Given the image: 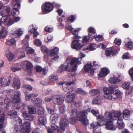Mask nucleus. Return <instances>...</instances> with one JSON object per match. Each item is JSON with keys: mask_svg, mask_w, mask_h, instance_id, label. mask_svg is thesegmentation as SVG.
I'll use <instances>...</instances> for the list:
<instances>
[{"mask_svg": "<svg viewBox=\"0 0 133 133\" xmlns=\"http://www.w3.org/2000/svg\"><path fill=\"white\" fill-rule=\"evenodd\" d=\"M20 86V83L19 81L18 78H15L14 79L12 86L16 89L19 88Z\"/></svg>", "mask_w": 133, "mask_h": 133, "instance_id": "nucleus-24", "label": "nucleus"}, {"mask_svg": "<svg viewBox=\"0 0 133 133\" xmlns=\"http://www.w3.org/2000/svg\"><path fill=\"white\" fill-rule=\"evenodd\" d=\"M130 111L127 109L124 110L123 112V117L126 120L130 118Z\"/></svg>", "mask_w": 133, "mask_h": 133, "instance_id": "nucleus-25", "label": "nucleus"}, {"mask_svg": "<svg viewBox=\"0 0 133 133\" xmlns=\"http://www.w3.org/2000/svg\"><path fill=\"white\" fill-rule=\"evenodd\" d=\"M53 41V37L51 35H49L44 38V41L46 43L49 42Z\"/></svg>", "mask_w": 133, "mask_h": 133, "instance_id": "nucleus-41", "label": "nucleus"}, {"mask_svg": "<svg viewBox=\"0 0 133 133\" xmlns=\"http://www.w3.org/2000/svg\"><path fill=\"white\" fill-rule=\"evenodd\" d=\"M58 79V77L54 75L50 76L49 77V79L50 81L52 82H53L56 81Z\"/></svg>", "mask_w": 133, "mask_h": 133, "instance_id": "nucleus-42", "label": "nucleus"}, {"mask_svg": "<svg viewBox=\"0 0 133 133\" xmlns=\"http://www.w3.org/2000/svg\"><path fill=\"white\" fill-rule=\"evenodd\" d=\"M89 36L92 38H95L96 35V34L95 31L92 33H89Z\"/></svg>", "mask_w": 133, "mask_h": 133, "instance_id": "nucleus-54", "label": "nucleus"}, {"mask_svg": "<svg viewBox=\"0 0 133 133\" xmlns=\"http://www.w3.org/2000/svg\"><path fill=\"white\" fill-rule=\"evenodd\" d=\"M17 114V113L16 111L12 110L10 111L8 114L10 116L11 118L12 119L14 118V120L16 121L17 125L19 124L20 125L22 124V120L19 117H15Z\"/></svg>", "mask_w": 133, "mask_h": 133, "instance_id": "nucleus-14", "label": "nucleus"}, {"mask_svg": "<svg viewBox=\"0 0 133 133\" xmlns=\"http://www.w3.org/2000/svg\"><path fill=\"white\" fill-rule=\"evenodd\" d=\"M23 29L21 28L14 31L12 30L11 32V36L13 38H16L21 36L23 34Z\"/></svg>", "mask_w": 133, "mask_h": 133, "instance_id": "nucleus-16", "label": "nucleus"}, {"mask_svg": "<svg viewBox=\"0 0 133 133\" xmlns=\"http://www.w3.org/2000/svg\"><path fill=\"white\" fill-rule=\"evenodd\" d=\"M114 90V88L111 87L105 88L104 89V97L106 98L111 99H116L120 97L121 95L120 91L117 90L113 93Z\"/></svg>", "mask_w": 133, "mask_h": 133, "instance_id": "nucleus-5", "label": "nucleus"}, {"mask_svg": "<svg viewBox=\"0 0 133 133\" xmlns=\"http://www.w3.org/2000/svg\"><path fill=\"white\" fill-rule=\"evenodd\" d=\"M38 121L39 123L43 125H45L46 122V118L45 116H40L39 117Z\"/></svg>", "mask_w": 133, "mask_h": 133, "instance_id": "nucleus-31", "label": "nucleus"}, {"mask_svg": "<svg viewBox=\"0 0 133 133\" xmlns=\"http://www.w3.org/2000/svg\"><path fill=\"white\" fill-rule=\"evenodd\" d=\"M5 54L9 61H11L13 59L14 56L11 53L9 50H6V51Z\"/></svg>", "mask_w": 133, "mask_h": 133, "instance_id": "nucleus-29", "label": "nucleus"}, {"mask_svg": "<svg viewBox=\"0 0 133 133\" xmlns=\"http://www.w3.org/2000/svg\"><path fill=\"white\" fill-rule=\"evenodd\" d=\"M4 102L6 104V106L7 107L9 103L10 102V100L8 97H6L4 99Z\"/></svg>", "mask_w": 133, "mask_h": 133, "instance_id": "nucleus-60", "label": "nucleus"}, {"mask_svg": "<svg viewBox=\"0 0 133 133\" xmlns=\"http://www.w3.org/2000/svg\"><path fill=\"white\" fill-rule=\"evenodd\" d=\"M130 83L126 82L122 84V87L124 89H128L130 87Z\"/></svg>", "mask_w": 133, "mask_h": 133, "instance_id": "nucleus-39", "label": "nucleus"}, {"mask_svg": "<svg viewBox=\"0 0 133 133\" xmlns=\"http://www.w3.org/2000/svg\"><path fill=\"white\" fill-rule=\"evenodd\" d=\"M8 31L4 27H3L0 30V38L5 37L8 34Z\"/></svg>", "mask_w": 133, "mask_h": 133, "instance_id": "nucleus-28", "label": "nucleus"}, {"mask_svg": "<svg viewBox=\"0 0 133 133\" xmlns=\"http://www.w3.org/2000/svg\"><path fill=\"white\" fill-rule=\"evenodd\" d=\"M117 45H120L121 43V40L120 39L116 38L114 42Z\"/></svg>", "mask_w": 133, "mask_h": 133, "instance_id": "nucleus-57", "label": "nucleus"}, {"mask_svg": "<svg viewBox=\"0 0 133 133\" xmlns=\"http://www.w3.org/2000/svg\"><path fill=\"white\" fill-rule=\"evenodd\" d=\"M89 40V36H85L82 39V43L83 44L88 42Z\"/></svg>", "mask_w": 133, "mask_h": 133, "instance_id": "nucleus-48", "label": "nucleus"}, {"mask_svg": "<svg viewBox=\"0 0 133 133\" xmlns=\"http://www.w3.org/2000/svg\"><path fill=\"white\" fill-rule=\"evenodd\" d=\"M58 55H56L55 56L54 58L51 59V61L52 62L54 63L58 60Z\"/></svg>", "mask_w": 133, "mask_h": 133, "instance_id": "nucleus-56", "label": "nucleus"}, {"mask_svg": "<svg viewBox=\"0 0 133 133\" xmlns=\"http://www.w3.org/2000/svg\"><path fill=\"white\" fill-rule=\"evenodd\" d=\"M81 30V28H79L76 29H74L72 31V33L74 35H77L78 34V33L79 31Z\"/></svg>", "mask_w": 133, "mask_h": 133, "instance_id": "nucleus-47", "label": "nucleus"}, {"mask_svg": "<svg viewBox=\"0 0 133 133\" xmlns=\"http://www.w3.org/2000/svg\"><path fill=\"white\" fill-rule=\"evenodd\" d=\"M98 90L96 89H92L90 91V94L92 95H95L99 93Z\"/></svg>", "mask_w": 133, "mask_h": 133, "instance_id": "nucleus-40", "label": "nucleus"}, {"mask_svg": "<svg viewBox=\"0 0 133 133\" xmlns=\"http://www.w3.org/2000/svg\"><path fill=\"white\" fill-rule=\"evenodd\" d=\"M25 54L23 52H20L19 54L18 57L19 58H21L25 57Z\"/></svg>", "mask_w": 133, "mask_h": 133, "instance_id": "nucleus-63", "label": "nucleus"}, {"mask_svg": "<svg viewBox=\"0 0 133 133\" xmlns=\"http://www.w3.org/2000/svg\"><path fill=\"white\" fill-rule=\"evenodd\" d=\"M65 27L66 28L68 29L70 31H71V32L73 30V29H74V28L72 27L69 24H67L65 26Z\"/></svg>", "mask_w": 133, "mask_h": 133, "instance_id": "nucleus-62", "label": "nucleus"}, {"mask_svg": "<svg viewBox=\"0 0 133 133\" xmlns=\"http://www.w3.org/2000/svg\"><path fill=\"white\" fill-rule=\"evenodd\" d=\"M52 99L53 103L56 104H61L64 101L63 98L58 95L55 96Z\"/></svg>", "mask_w": 133, "mask_h": 133, "instance_id": "nucleus-19", "label": "nucleus"}, {"mask_svg": "<svg viewBox=\"0 0 133 133\" xmlns=\"http://www.w3.org/2000/svg\"><path fill=\"white\" fill-rule=\"evenodd\" d=\"M85 56L84 54L81 52L78 55L79 58L68 57L65 62L60 66L58 72L61 73L66 70L69 72L74 71L77 69L78 65L82 63V59Z\"/></svg>", "mask_w": 133, "mask_h": 133, "instance_id": "nucleus-2", "label": "nucleus"}, {"mask_svg": "<svg viewBox=\"0 0 133 133\" xmlns=\"http://www.w3.org/2000/svg\"><path fill=\"white\" fill-rule=\"evenodd\" d=\"M3 117L0 118V133H6L4 129H1L3 127Z\"/></svg>", "mask_w": 133, "mask_h": 133, "instance_id": "nucleus-35", "label": "nucleus"}, {"mask_svg": "<svg viewBox=\"0 0 133 133\" xmlns=\"http://www.w3.org/2000/svg\"><path fill=\"white\" fill-rule=\"evenodd\" d=\"M35 102V104L36 105H37L38 106H40L41 104L43 103V102L41 99L38 98H36Z\"/></svg>", "mask_w": 133, "mask_h": 133, "instance_id": "nucleus-46", "label": "nucleus"}, {"mask_svg": "<svg viewBox=\"0 0 133 133\" xmlns=\"http://www.w3.org/2000/svg\"><path fill=\"white\" fill-rule=\"evenodd\" d=\"M29 37L28 35H26L25 38L23 41L22 42L24 45L23 46V48L26 50L27 53L32 54L34 52V51L32 48L28 47V41L29 39Z\"/></svg>", "mask_w": 133, "mask_h": 133, "instance_id": "nucleus-9", "label": "nucleus"}, {"mask_svg": "<svg viewBox=\"0 0 133 133\" xmlns=\"http://www.w3.org/2000/svg\"><path fill=\"white\" fill-rule=\"evenodd\" d=\"M24 63L26 64V68H29L32 67V64L28 61H25Z\"/></svg>", "mask_w": 133, "mask_h": 133, "instance_id": "nucleus-53", "label": "nucleus"}, {"mask_svg": "<svg viewBox=\"0 0 133 133\" xmlns=\"http://www.w3.org/2000/svg\"><path fill=\"white\" fill-rule=\"evenodd\" d=\"M53 5L52 4L46 3L43 5L42 9L43 12L46 14L51 11L53 10Z\"/></svg>", "mask_w": 133, "mask_h": 133, "instance_id": "nucleus-12", "label": "nucleus"}, {"mask_svg": "<svg viewBox=\"0 0 133 133\" xmlns=\"http://www.w3.org/2000/svg\"><path fill=\"white\" fill-rule=\"evenodd\" d=\"M10 8L7 6L4 7L3 10L0 12V15L2 16L1 19L0 18V22H4L6 21L8 19V15L10 12Z\"/></svg>", "mask_w": 133, "mask_h": 133, "instance_id": "nucleus-8", "label": "nucleus"}, {"mask_svg": "<svg viewBox=\"0 0 133 133\" xmlns=\"http://www.w3.org/2000/svg\"><path fill=\"white\" fill-rule=\"evenodd\" d=\"M23 88L30 90H31L32 89V87L28 85H25L23 86Z\"/></svg>", "mask_w": 133, "mask_h": 133, "instance_id": "nucleus-61", "label": "nucleus"}, {"mask_svg": "<svg viewBox=\"0 0 133 133\" xmlns=\"http://www.w3.org/2000/svg\"><path fill=\"white\" fill-rule=\"evenodd\" d=\"M41 130L37 128L36 129L34 130L32 133H41Z\"/></svg>", "mask_w": 133, "mask_h": 133, "instance_id": "nucleus-64", "label": "nucleus"}, {"mask_svg": "<svg viewBox=\"0 0 133 133\" xmlns=\"http://www.w3.org/2000/svg\"><path fill=\"white\" fill-rule=\"evenodd\" d=\"M74 97V95L72 94H70L67 95L66 99V100L69 102H72L74 104L76 105V103L74 101L73 99Z\"/></svg>", "mask_w": 133, "mask_h": 133, "instance_id": "nucleus-26", "label": "nucleus"}, {"mask_svg": "<svg viewBox=\"0 0 133 133\" xmlns=\"http://www.w3.org/2000/svg\"><path fill=\"white\" fill-rule=\"evenodd\" d=\"M129 74L131 80L133 81V67L130 69L129 71Z\"/></svg>", "mask_w": 133, "mask_h": 133, "instance_id": "nucleus-55", "label": "nucleus"}, {"mask_svg": "<svg viewBox=\"0 0 133 133\" xmlns=\"http://www.w3.org/2000/svg\"><path fill=\"white\" fill-rule=\"evenodd\" d=\"M117 76H115V75L113 77H111L109 80V82L112 84H114L116 83L120 82V80L119 78L120 77V75H118V77H117Z\"/></svg>", "mask_w": 133, "mask_h": 133, "instance_id": "nucleus-23", "label": "nucleus"}, {"mask_svg": "<svg viewBox=\"0 0 133 133\" xmlns=\"http://www.w3.org/2000/svg\"><path fill=\"white\" fill-rule=\"evenodd\" d=\"M91 112L94 116L97 117V119L98 121L97 123L94 122L90 124L91 128L94 129L97 128V126H101L104 124L106 126V128L109 130H115L116 129V127L113 125L112 121L113 119L112 116L113 113L111 114L108 112H106L104 116L101 115H99V113L92 110Z\"/></svg>", "mask_w": 133, "mask_h": 133, "instance_id": "nucleus-1", "label": "nucleus"}, {"mask_svg": "<svg viewBox=\"0 0 133 133\" xmlns=\"http://www.w3.org/2000/svg\"><path fill=\"white\" fill-rule=\"evenodd\" d=\"M74 82L73 81L72 82H70L66 83L65 84L66 87L65 88L63 89L64 91L68 92H70L72 91L73 90V88L70 87V85L71 84H74ZM57 84L58 85H64L65 83L63 82H61L57 83Z\"/></svg>", "mask_w": 133, "mask_h": 133, "instance_id": "nucleus-13", "label": "nucleus"}, {"mask_svg": "<svg viewBox=\"0 0 133 133\" xmlns=\"http://www.w3.org/2000/svg\"><path fill=\"white\" fill-rule=\"evenodd\" d=\"M34 43L35 45L39 46L42 44V42L39 39H36L34 41Z\"/></svg>", "mask_w": 133, "mask_h": 133, "instance_id": "nucleus-44", "label": "nucleus"}, {"mask_svg": "<svg viewBox=\"0 0 133 133\" xmlns=\"http://www.w3.org/2000/svg\"><path fill=\"white\" fill-rule=\"evenodd\" d=\"M84 45L81 41L77 39H74L71 43V47L76 50L80 49Z\"/></svg>", "mask_w": 133, "mask_h": 133, "instance_id": "nucleus-10", "label": "nucleus"}, {"mask_svg": "<svg viewBox=\"0 0 133 133\" xmlns=\"http://www.w3.org/2000/svg\"><path fill=\"white\" fill-rule=\"evenodd\" d=\"M11 68L12 71L14 72H16L20 70L21 69V66L19 64H18L17 65L11 67Z\"/></svg>", "mask_w": 133, "mask_h": 133, "instance_id": "nucleus-37", "label": "nucleus"}, {"mask_svg": "<svg viewBox=\"0 0 133 133\" xmlns=\"http://www.w3.org/2000/svg\"><path fill=\"white\" fill-rule=\"evenodd\" d=\"M68 121L65 117H64V118H62L61 120L60 127L57 129V131L58 132L60 133L64 131L65 127L68 125Z\"/></svg>", "mask_w": 133, "mask_h": 133, "instance_id": "nucleus-11", "label": "nucleus"}, {"mask_svg": "<svg viewBox=\"0 0 133 133\" xmlns=\"http://www.w3.org/2000/svg\"><path fill=\"white\" fill-rule=\"evenodd\" d=\"M75 117V116H72L70 118V121L71 124H74L76 121V120L74 119V117Z\"/></svg>", "mask_w": 133, "mask_h": 133, "instance_id": "nucleus-58", "label": "nucleus"}, {"mask_svg": "<svg viewBox=\"0 0 133 133\" xmlns=\"http://www.w3.org/2000/svg\"><path fill=\"white\" fill-rule=\"evenodd\" d=\"M23 116L25 117L26 120L32 121L34 120V117L30 114H28L26 112H24L23 114Z\"/></svg>", "mask_w": 133, "mask_h": 133, "instance_id": "nucleus-30", "label": "nucleus"}, {"mask_svg": "<svg viewBox=\"0 0 133 133\" xmlns=\"http://www.w3.org/2000/svg\"><path fill=\"white\" fill-rule=\"evenodd\" d=\"M130 55L128 53H126L124 54L122 56V58L123 59H128L129 58Z\"/></svg>", "mask_w": 133, "mask_h": 133, "instance_id": "nucleus-51", "label": "nucleus"}, {"mask_svg": "<svg viewBox=\"0 0 133 133\" xmlns=\"http://www.w3.org/2000/svg\"><path fill=\"white\" fill-rule=\"evenodd\" d=\"M88 111H90V109L88 108V109L85 110L82 112L77 113V110L76 109H74L69 112V114L71 116L76 115L77 120L81 121L84 125L86 126L88 123V121L86 116L88 114Z\"/></svg>", "mask_w": 133, "mask_h": 133, "instance_id": "nucleus-3", "label": "nucleus"}, {"mask_svg": "<svg viewBox=\"0 0 133 133\" xmlns=\"http://www.w3.org/2000/svg\"><path fill=\"white\" fill-rule=\"evenodd\" d=\"M110 70L107 68L104 67L102 68L99 71L98 74L99 78L105 77L110 72Z\"/></svg>", "mask_w": 133, "mask_h": 133, "instance_id": "nucleus-17", "label": "nucleus"}, {"mask_svg": "<svg viewBox=\"0 0 133 133\" xmlns=\"http://www.w3.org/2000/svg\"><path fill=\"white\" fill-rule=\"evenodd\" d=\"M112 115L114 116L113 119L118 120L116 124L117 128L120 129L123 128L125 126V124L123 121L121 112L120 111L115 112L113 113Z\"/></svg>", "mask_w": 133, "mask_h": 133, "instance_id": "nucleus-6", "label": "nucleus"}, {"mask_svg": "<svg viewBox=\"0 0 133 133\" xmlns=\"http://www.w3.org/2000/svg\"><path fill=\"white\" fill-rule=\"evenodd\" d=\"M38 27L37 25L35 24H32L29 26L28 28V32L31 34L37 31Z\"/></svg>", "mask_w": 133, "mask_h": 133, "instance_id": "nucleus-27", "label": "nucleus"}, {"mask_svg": "<svg viewBox=\"0 0 133 133\" xmlns=\"http://www.w3.org/2000/svg\"><path fill=\"white\" fill-rule=\"evenodd\" d=\"M48 112L51 114L50 117V122L52 123L50 129L48 130V133H55V130L57 128L55 123L58 121V115L56 114L55 111L51 108H47Z\"/></svg>", "mask_w": 133, "mask_h": 133, "instance_id": "nucleus-4", "label": "nucleus"}, {"mask_svg": "<svg viewBox=\"0 0 133 133\" xmlns=\"http://www.w3.org/2000/svg\"><path fill=\"white\" fill-rule=\"evenodd\" d=\"M16 41L14 39H12L9 40L7 42V44L9 46L13 47L16 45Z\"/></svg>", "mask_w": 133, "mask_h": 133, "instance_id": "nucleus-33", "label": "nucleus"}, {"mask_svg": "<svg viewBox=\"0 0 133 133\" xmlns=\"http://www.w3.org/2000/svg\"><path fill=\"white\" fill-rule=\"evenodd\" d=\"M19 92L18 91H16L12 98L13 99V102L14 103H19L20 102Z\"/></svg>", "mask_w": 133, "mask_h": 133, "instance_id": "nucleus-20", "label": "nucleus"}, {"mask_svg": "<svg viewBox=\"0 0 133 133\" xmlns=\"http://www.w3.org/2000/svg\"><path fill=\"white\" fill-rule=\"evenodd\" d=\"M77 93L82 94H86L87 93L85 91H83L82 89L81 88H79L77 89L76 90Z\"/></svg>", "mask_w": 133, "mask_h": 133, "instance_id": "nucleus-45", "label": "nucleus"}, {"mask_svg": "<svg viewBox=\"0 0 133 133\" xmlns=\"http://www.w3.org/2000/svg\"><path fill=\"white\" fill-rule=\"evenodd\" d=\"M59 49L57 47H54L50 50H49L48 54L50 56H53L58 53Z\"/></svg>", "mask_w": 133, "mask_h": 133, "instance_id": "nucleus-22", "label": "nucleus"}, {"mask_svg": "<svg viewBox=\"0 0 133 133\" xmlns=\"http://www.w3.org/2000/svg\"><path fill=\"white\" fill-rule=\"evenodd\" d=\"M28 108L29 114H33L35 113L36 111L34 107L29 106L28 107Z\"/></svg>", "mask_w": 133, "mask_h": 133, "instance_id": "nucleus-38", "label": "nucleus"}, {"mask_svg": "<svg viewBox=\"0 0 133 133\" xmlns=\"http://www.w3.org/2000/svg\"><path fill=\"white\" fill-rule=\"evenodd\" d=\"M125 45L130 50L133 49V43L130 40L125 43Z\"/></svg>", "mask_w": 133, "mask_h": 133, "instance_id": "nucleus-34", "label": "nucleus"}, {"mask_svg": "<svg viewBox=\"0 0 133 133\" xmlns=\"http://www.w3.org/2000/svg\"><path fill=\"white\" fill-rule=\"evenodd\" d=\"M103 99V98L100 96L95 98L93 100L92 103L94 104H98L100 103Z\"/></svg>", "mask_w": 133, "mask_h": 133, "instance_id": "nucleus-32", "label": "nucleus"}, {"mask_svg": "<svg viewBox=\"0 0 133 133\" xmlns=\"http://www.w3.org/2000/svg\"><path fill=\"white\" fill-rule=\"evenodd\" d=\"M38 112L39 115L43 114L44 112L43 108L41 107H39L38 109Z\"/></svg>", "mask_w": 133, "mask_h": 133, "instance_id": "nucleus-49", "label": "nucleus"}, {"mask_svg": "<svg viewBox=\"0 0 133 133\" xmlns=\"http://www.w3.org/2000/svg\"><path fill=\"white\" fill-rule=\"evenodd\" d=\"M19 127L18 125H16L11 129V131L12 133H16L20 131Z\"/></svg>", "mask_w": 133, "mask_h": 133, "instance_id": "nucleus-36", "label": "nucleus"}, {"mask_svg": "<svg viewBox=\"0 0 133 133\" xmlns=\"http://www.w3.org/2000/svg\"><path fill=\"white\" fill-rule=\"evenodd\" d=\"M96 63V62L95 61L93 62L92 63L89 62L84 66L85 70L90 75L94 74L95 69L94 67L97 65Z\"/></svg>", "mask_w": 133, "mask_h": 133, "instance_id": "nucleus-7", "label": "nucleus"}, {"mask_svg": "<svg viewBox=\"0 0 133 133\" xmlns=\"http://www.w3.org/2000/svg\"><path fill=\"white\" fill-rule=\"evenodd\" d=\"M98 47L102 49L104 48L105 46L104 45V44H102L100 45H99L98 46L96 44H91L90 45L89 48L87 47L86 48L87 50H88L90 49L91 50H94L96 49L97 47Z\"/></svg>", "mask_w": 133, "mask_h": 133, "instance_id": "nucleus-21", "label": "nucleus"}, {"mask_svg": "<svg viewBox=\"0 0 133 133\" xmlns=\"http://www.w3.org/2000/svg\"><path fill=\"white\" fill-rule=\"evenodd\" d=\"M97 42H99L102 41L103 40V38L101 36L98 35L96 36L95 38Z\"/></svg>", "mask_w": 133, "mask_h": 133, "instance_id": "nucleus-52", "label": "nucleus"}, {"mask_svg": "<svg viewBox=\"0 0 133 133\" xmlns=\"http://www.w3.org/2000/svg\"><path fill=\"white\" fill-rule=\"evenodd\" d=\"M19 126H21V129L22 132L24 133H29L31 130L30 124L29 123L25 122L22 124L21 125L19 124Z\"/></svg>", "mask_w": 133, "mask_h": 133, "instance_id": "nucleus-15", "label": "nucleus"}, {"mask_svg": "<svg viewBox=\"0 0 133 133\" xmlns=\"http://www.w3.org/2000/svg\"><path fill=\"white\" fill-rule=\"evenodd\" d=\"M44 29L45 31L49 32H51L53 30V29L52 28L48 26L45 27Z\"/></svg>", "mask_w": 133, "mask_h": 133, "instance_id": "nucleus-59", "label": "nucleus"}, {"mask_svg": "<svg viewBox=\"0 0 133 133\" xmlns=\"http://www.w3.org/2000/svg\"><path fill=\"white\" fill-rule=\"evenodd\" d=\"M41 49L42 51L48 54L49 50L45 46H42L41 48Z\"/></svg>", "mask_w": 133, "mask_h": 133, "instance_id": "nucleus-50", "label": "nucleus"}, {"mask_svg": "<svg viewBox=\"0 0 133 133\" xmlns=\"http://www.w3.org/2000/svg\"><path fill=\"white\" fill-rule=\"evenodd\" d=\"M21 0H14L12 3L13 5L15 4L14 7V10L13 12H11V14L13 15H15L16 14V12L18 11V9L20 6V5L19 3Z\"/></svg>", "mask_w": 133, "mask_h": 133, "instance_id": "nucleus-18", "label": "nucleus"}, {"mask_svg": "<svg viewBox=\"0 0 133 133\" xmlns=\"http://www.w3.org/2000/svg\"><path fill=\"white\" fill-rule=\"evenodd\" d=\"M112 49L110 48L105 50V54L107 56H109L111 54H112Z\"/></svg>", "mask_w": 133, "mask_h": 133, "instance_id": "nucleus-43", "label": "nucleus"}]
</instances>
